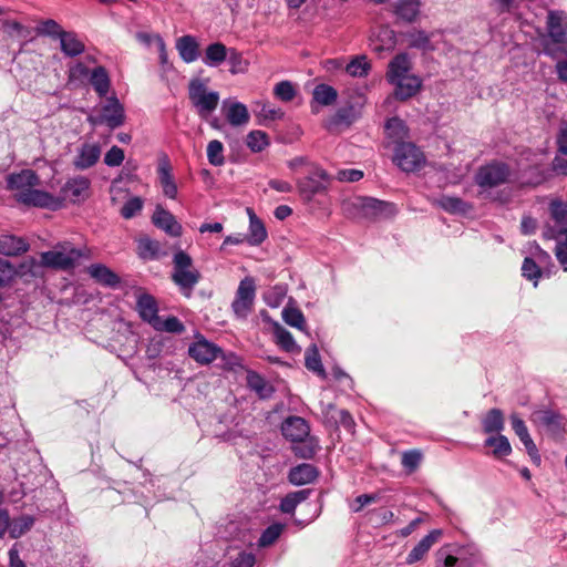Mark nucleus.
<instances>
[{
    "label": "nucleus",
    "instance_id": "6e6d98bb",
    "mask_svg": "<svg viewBox=\"0 0 567 567\" xmlns=\"http://www.w3.org/2000/svg\"><path fill=\"white\" fill-rule=\"evenodd\" d=\"M275 337L277 344L285 351L292 352L297 349L293 337L287 329L277 326L275 329Z\"/></svg>",
    "mask_w": 567,
    "mask_h": 567
},
{
    "label": "nucleus",
    "instance_id": "603ef678",
    "mask_svg": "<svg viewBox=\"0 0 567 567\" xmlns=\"http://www.w3.org/2000/svg\"><path fill=\"white\" fill-rule=\"evenodd\" d=\"M207 159L213 166H221L225 163L224 145L218 140H213L207 145Z\"/></svg>",
    "mask_w": 567,
    "mask_h": 567
},
{
    "label": "nucleus",
    "instance_id": "ea45409f",
    "mask_svg": "<svg viewBox=\"0 0 567 567\" xmlns=\"http://www.w3.org/2000/svg\"><path fill=\"white\" fill-rule=\"evenodd\" d=\"M360 207L365 215L381 216L392 212L393 205L383 200H379L372 197L360 198Z\"/></svg>",
    "mask_w": 567,
    "mask_h": 567
},
{
    "label": "nucleus",
    "instance_id": "3c124183",
    "mask_svg": "<svg viewBox=\"0 0 567 567\" xmlns=\"http://www.w3.org/2000/svg\"><path fill=\"white\" fill-rule=\"evenodd\" d=\"M305 365L308 370L324 375V369L321 363V358L316 346H311L307 349L305 354Z\"/></svg>",
    "mask_w": 567,
    "mask_h": 567
},
{
    "label": "nucleus",
    "instance_id": "8fccbe9b",
    "mask_svg": "<svg viewBox=\"0 0 567 567\" xmlns=\"http://www.w3.org/2000/svg\"><path fill=\"white\" fill-rule=\"evenodd\" d=\"M371 69L370 63L365 55H359L352 59L346 70L351 76L363 78L367 76Z\"/></svg>",
    "mask_w": 567,
    "mask_h": 567
},
{
    "label": "nucleus",
    "instance_id": "1a4fd4ad",
    "mask_svg": "<svg viewBox=\"0 0 567 567\" xmlns=\"http://www.w3.org/2000/svg\"><path fill=\"white\" fill-rule=\"evenodd\" d=\"M393 159L402 171L414 172L424 163V155L414 144L402 142L395 147Z\"/></svg>",
    "mask_w": 567,
    "mask_h": 567
},
{
    "label": "nucleus",
    "instance_id": "ddd939ff",
    "mask_svg": "<svg viewBox=\"0 0 567 567\" xmlns=\"http://www.w3.org/2000/svg\"><path fill=\"white\" fill-rule=\"evenodd\" d=\"M91 181L85 176L69 178L62 187L63 195L72 203H80L89 197Z\"/></svg>",
    "mask_w": 567,
    "mask_h": 567
},
{
    "label": "nucleus",
    "instance_id": "f8f14e48",
    "mask_svg": "<svg viewBox=\"0 0 567 567\" xmlns=\"http://www.w3.org/2000/svg\"><path fill=\"white\" fill-rule=\"evenodd\" d=\"M172 165L168 156L162 154L158 157L157 175L163 194L171 199H175L178 193L177 185L172 174Z\"/></svg>",
    "mask_w": 567,
    "mask_h": 567
},
{
    "label": "nucleus",
    "instance_id": "b1692460",
    "mask_svg": "<svg viewBox=\"0 0 567 567\" xmlns=\"http://www.w3.org/2000/svg\"><path fill=\"white\" fill-rule=\"evenodd\" d=\"M412 63L408 53L396 54L389 63L386 80L390 84L398 82L401 78L409 74Z\"/></svg>",
    "mask_w": 567,
    "mask_h": 567
},
{
    "label": "nucleus",
    "instance_id": "72a5a7b5",
    "mask_svg": "<svg viewBox=\"0 0 567 567\" xmlns=\"http://www.w3.org/2000/svg\"><path fill=\"white\" fill-rule=\"evenodd\" d=\"M249 215V231L245 236L250 246H259L267 238V230L264 223L256 216L251 208L247 209Z\"/></svg>",
    "mask_w": 567,
    "mask_h": 567
},
{
    "label": "nucleus",
    "instance_id": "6e6552de",
    "mask_svg": "<svg viewBox=\"0 0 567 567\" xmlns=\"http://www.w3.org/2000/svg\"><path fill=\"white\" fill-rule=\"evenodd\" d=\"M256 299V281L247 276L240 280L231 302V310L237 319L245 320L251 313Z\"/></svg>",
    "mask_w": 567,
    "mask_h": 567
},
{
    "label": "nucleus",
    "instance_id": "69168bd1",
    "mask_svg": "<svg viewBox=\"0 0 567 567\" xmlns=\"http://www.w3.org/2000/svg\"><path fill=\"white\" fill-rule=\"evenodd\" d=\"M421 460H422V454L420 451L417 450H410V451H405L403 454H402V466L409 472V473H412L414 472L420 463H421Z\"/></svg>",
    "mask_w": 567,
    "mask_h": 567
},
{
    "label": "nucleus",
    "instance_id": "6ab92c4d",
    "mask_svg": "<svg viewBox=\"0 0 567 567\" xmlns=\"http://www.w3.org/2000/svg\"><path fill=\"white\" fill-rule=\"evenodd\" d=\"M40 184V178L31 169H22L19 173L10 174L7 178V187L16 193H27V189Z\"/></svg>",
    "mask_w": 567,
    "mask_h": 567
},
{
    "label": "nucleus",
    "instance_id": "c9c22d12",
    "mask_svg": "<svg viewBox=\"0 0 567 567\" xmlns=\"http://www.w3.org/2000/svg\"><path fill=\"white\" fill-rule=\"evenodd\" d=\"M229 49L221 42H214L207 45L203 62L207 66L216 68L226 61Z\"/></svg>",
    "mask_w": 567,
    "mask_h": 567
},
{
    "label": "nucleus",
    "instance_id": "4d7b16f0",
    "mask_svg": "<svg viewBox=\"0 0 567 567\" xmlns=\"http://www.w3.org/2000/svg\"><path fill=\"white\" fill-rule=\"evenodd\" d=\"M385 131L389 137L402 140L406 136L405 123L399 117L389 118L385 123Z\"/></svg>",
    "mask_w": 567,
    "mask_h": 567
},
{
    "label": "nucleus",
    "instance_id": "9d476101",
    "mask_svg": "<svg viewBox=\"0 0 567 567\" xmlns=\"http://www.w3.org/2000/svg\"><path fill=\"white\" fill-rule=\"evenodd\" d=\"M223 353L220 347L198 334L188 348V354L197 363L209 364Z\"/></svg>",
    "mask_w": 567,
    "mask_h": 567
},
{
    "label": "nucleus",
    "instance_id": "7c9ffc66",
    "mask_svg": "<svg viewBox=\"0 0 567 567\" xmlns=\"http://www.w3.org/2000/svg\"><path fill=\"white\" fill-rule=\"evenodd\" d=\"M420 11L421 0H396L394 3L395 16L408 23L415 22Z\"/></svg>",
    "mask_w": 567,
    "mask_h": 567
},
{
    "label": "nucleus",
    "instance_id": "0eeeda50",
    "mask_svg": "<svg viewBox=\"0 0 567 567\" xmlns=\"http://www.w3.org/2000/svg\"><path fill=\"white\" fill-rule=\"evenodd\" d=\"M330 181L329 174L322 167L310 164L308 175L297 179V188L300 196L310 202L316 195L327 192Z\"/></svg>",
    "mask_w": 567,
    "mask_h": 567
},
{
    "label": "nucleus",
    "instance_id": "bf43d9fd",
    "mask_svg": "<svg viewBox=\"0 0 567 567\" xmlns=\"http://www.w3.org/2000/svg\"><path fill=\"white\" fill-rule=\"evenodd\" d=\"M274 94L282 102H290L295 99L297 91L290 81H281L275 85Z\"/></svg>",
    "mask_w": 567,
    "mask_h": 567
},
{
    "label": "nucleus",
    "instance_id": "f257e3e1",
    "mask_svg": "<svg viewBox=\"0 0 567 567\" xmlns=\"http://www.w3.org/2000/svg\"><path fill=\"white\" fill-rule=\"evenodd\" d=\"M547 34L543 39V52L551 59L567 56V13L550 10L546 19Z\"/></svg>",
    "mask_w": 567,
    "mask_h": 567
},
{
    "label": "nucleus",
    "instance_id": "c03bdc74",
    "mask_svg": "<svg viewBox=\"0 0 567 567\" xmlns=\"http://www.w3.org/2000/svg\"><path fill=\"white\" fill-rule=\"evenodd\" d=\"M437 204L442 209L452 214H466L472 208L470 204L454 196H442Z\"/></svg>",
    "mask_w": 567,
    "mask_h": 567
},
{
    "label": "nucleus",
    "instance_id": "052dcab7",
    "mask_svg": "<svg viewBox=\"0 0 567 567\" xmlns=\"http://www.w3.org/2000/svg\"><path fill=\"white\" fill-rule=\"evenodd\" d=\"M522 275L528 280H534V286L536 287L542 277V270L533 258L526 257L522 265Z\"/></svg>",
    "mask_w": 567,
    "mask_h": 567
},
{
    "label": "nucleus",
    "instance_id": "338daca9",
    "mask_svg": "<svg viewBox=\"0 0 567 567\" xmlns=\"http://www.w3.org/2000/svg\"><path fill=\"white\" fill-rule=\"evenodd\" d=\"M549 212L551 218L557 224H565L567 221V204L559 199H554L549 204Z\"/></svg>",
    "mask_w": 567,
    "mask_h": 567
},
{
    "label": "nucleus",
    "instance_id": "c85d7f7f",
    "mask_svg": "<svg viewBox=\"0 0 567 567\" xmlns=\"http://www.w3.org/2000/svg\"><path fill=\"white\" fill-rule=\"evenodd\" d=\"M247 386L254 391L259 399L267 400L275 393V388L261 374L249 370L246 377Z\"/></svg>",
    "mask_w": 567,
    "mask_h": 567
},
{
    "label": "nucleus",
    "instance_id": "f704fd0d",
    "mask_svg": "<svg viewBox=\"0 0 567 567\" xmlns=\"http://www.w3.org/2000/svg\"><path fill=\"white\" fill-rule=\"evenodd\" d=\"M318 476L317 468L308 463L300 464L290 470L288 478L293 485H305L312 483Z\"/></svg>",
    "mask_w": 567,
    "mask_h": 567
},
{
    "label": "nucleus",
    "instance_id": "a878e982",
    "mask_svg": "<svg viewBox=\"0 0 567 567\" xmlns=\"http://www.w3.org/2000/svg\"><path fill=\"white\" fill-rule=\"evenodd\" d=\"M441 536V530L433 529L425 535L409 553L406 557V564L411 565L420 561L429 553L431 547L437 542Z\"/></svg>",
    "mask_w": 567,
    "mask_h": 567
},
{
    "label": "nucleus",
    "instance_id": "e433bc0d",
    "mask_svg": "<svg viewBox=\"0 0 567 567\" xmlns=\"http://www.w3.org/2000/svg\"><path fill=\"white\" fill-rule=\"evenodd\" d=\"M89 81L100 97L106 96L111 87V80L104 66L94 68L90 73Z\"/></svg>",
    "mask_w": 567,
    "mask_h": 567
},
{
    "label": "nucleus",
    "instance_id": "5fc2aeb1",
    "mask_svg": "<svg viewBox=\"0 0 567 567\" xmlns=\"http://www.w3.org/2000/svg\"><path fill=\"white\" fill-rule=\"evenodd\" d=\"M226 61L230 65L229 72L231 74L245 73L248 69V62L243 58V54L234 48L229 49Z\"/></svg>",
    "mask_w": 567,
    "mask_h": 567
},
{
    "label": "nucleus",
    "instance_id": "79ce46f5",
    "mask_svg": "<svg viewBox=\"0 0 567 567\" xmlns=\"http://www.w3.org/2000/svg\"><path fill=\"white\" fill-rule=\"evenodd\" d=\"M138 256L142 259L155 260L162 256V246L159 241L148 237L141 238L137 241Z\"/></svg>",
    "mask_w": 567,
    "mask_h": 567
},
{
    "label": "nucleus",
    "instance_id": "e2e57ef3",
    "mask_svg": "<svg viewBox=\"0 0 567 567\" xmlns=\"http://www.w3.org/2000/svg\"><path fill=\"white\" fill-rule=\"evenodd\" d=\"M380 499L381 495L379 493L361 494L349 504V507L352 513H359L364 506L377 503Z\"/></svg>",
    "mask_w": 567,
    "mask_h": 567
},
{
    "label": "nucleus",
    "instance_id": "412c9836",
    "mask_svg": "<svg viewBox=\"0 0 567 567\" xmlns=\"http://www.w3.org/2000/svg\"><path fill=\"white\" fill-rule=\"evenodd\" d=\"M396 44V34L389 27H381L370 39L371 49L378 54L390 52Z\"/></svg>",
    "mask_w": 567,
    "mask_h": 567
},
{
    "label": "nucleus",
    "instance_id": "774afa93",
    "mask_svg": "<svg viewBox=\"0 0 567 567\" xmlns=\"http://www.w3.org/2000/svg\"><path fill=\"white\" fill-rule=\"evenodd\" d=\"M38 32L42 35L60 39V34L63 33L64 30H62L61 25L56 21L48 19L41 22Z\"/></svg>",
    "mask_w": 567,
    "mask_h": 567
},
{
    "label": "nucleus",
    "instance_id": "4be33fe9",
    "mask_svg": "<svg viewBox=\"0 0 567 567\" xmlns=\"http://www.w3.org/2000/svg\"><path fill=\"white\" fill-rule=\"evenodd\" d=\"M338 92L331 85L321 83L315 86L312 91L311 111L319 112V106H329L336 103Z\"/></svg>",
    "mask_w": 567,
    "mask_h": 567
},
{
    "label": "nucleus",
    "instance_id": "20e7f679",
    "mask_svg": "<svg viewBox=\"0 0 567 567\" xmlns=\"http://www.w3.org/2000/svg\"><path fill=\"white\" fill-rule=\"evenodd\" d=\"M200 272L194 267L192 257L184 250L177 249L173 256L172 280L182 293L190 297L199 282Z\"/></svg>",
    "mask_w": 567,
    "mask_h": 567
},
{
    "label": "nucleus",
    "instance_id": "a19ab883",
    "mask_svg": "<svg viewBox=\"0 0 567 567\" xmlns=\"http://www.w3.org/2000/svg\"><path fill=\"white\" fill-rule=\"evenodd\" d=\"M361 115L360 107L355 105L349 104L338 109L336 114L332 116L330 124L331 125H351L355 122Z\"/></svg>",
    "mask_w": 567,
    "mask_h": 567
},
{
    "label": "nucleus",
    "instance_id": "473e14b6",
    "mask_svg": "<svg viewBox=\"0 0 567 567\" xmlns=\"http://www.w3.org/2000/svg\"><path fill=\"white\" fill-rule=\"evenodd\" d=\"M60 48L64 55L74 58L82 54L85 50L83 41L75 32L64 31L60 34Z\"/></svg>",
    "mask_w": 567,
    "mask_h": 567
},
{
    "label": "nucleus",
    "instance_id": "49530a36",
    "mask_svg": "<svg viewBox=\"0 0 567 567\" xmlns=\"http://www.w3.org/2000/svg\"><path fill=\"white\" fill-rule=\"evenodd\" d=\"M246 144L251 152L259 153L269 145V137L264 131H251L246 137Z\"/></svg>",
    "mask_w": 567,
    "mask_h": 567
},
{
    "label": "nucleus",
    "instance_id": "dca6fc26",
    "mask_svg": "<svg viewBox=\"0 0 567 567\" xmlns=\"http://www.w3.org/2000/svg\"><path fill=\"white\" fill-rule=\"evenodd\" d=\"M152 221L157 228L172 237H179L183 233L182 225L176 220L175 216L161 205L156 206Z\"/></svg>",
    "mask_w": 567,
    "mask_h": 567
},
{
    "label": "nucleus",
    "instance_id": "393cba45",
    "mask_svg": "<svg viewBox=\"0 0 567 567\" xmlns=\"http://www.w3.org/2000/svg\"><path fill=\"white\" fill-rule=\"evenodd\" d=\"M86 271L91 278L102 286L114 288L120 285V277L103 264H92Z\"/></svg>",
    "mask_w": 567,
    "mask_h": 567
},
{
    "label": "nucleus",
    "instance_id": "f3484780",
    "mask_svg": "<svg viewBox=\"0 0 567 567\" xmlns=\"http://www.w3.org/2000/svg\"><path fill=\"white\" fill-rule=\"evenodd\" d=\"M282 435L291 442H303L310 433L308 422L300 416H289L281 425Z\"/></svg>",
    "mask_w": 567,
    "mask_h": 567
},
{
    "label": "nucleus",
    "instance_id": "f03ea898",
    "mask_svg": "<svg viewBox=\"0 0 567 567\" xmlns=\"http://www.w3.org/2000/svg\"><path fill=\"white\" fill-rule=\"evenodd\" d=\"M509 175V166L504 162L492 161L481 166L474 176V182L480 188L478 196L484 199L498 200V197L492 195L491 189L505 184Z\"/></svg>",
    "mask_w": 567,
    "mask_h": 567
},
{
    "label": "nucleus",
    "instance_id": "de8ad7c7",
    "mask_svg": "<svg viewBox=\"0 0 567 567\" xmlns=\"http://www.w3.org/2000/svg\"><path fill=\"white\" fill-rule=\"evenodd\" d=\"M34 524V518L29 515L21 516L12 522H10V528L9 534L11 538H19L23 534H25L28 530L31 529V527Z\"/></svg>",
    "mask_w": 567,
    "mask_h": 567
},
{
    "label": "nucleus",
    "instance_id": "7ed1b4c3",
    "mask_svg": "<svg viewBox=\"0 0 567 567\" xmlns=\"http://www.w3.org/2000/svg\"><path fill=\"white\" fill-rule=\"evenodd\" d=\"M90 249L86 247L74 248L71 243L63 241L54 246L52 250L41 254V264L45 267L69 270L72 269L81 258L89 259Z\"/></svg>",
    "mask_w": 567,
    "mask_h": 567
},
{
    "label": "nucleus",
    "instance_id": "0e129e2a",
    "mask_svg": "<svg viewBox=\"0 0 567 567\" xmlns=\"http://www.w3.org/2000/svg\"><path fill=\"white\" fill-rule=\"evenodd\" d=\"M284 321L295 328L303 329L305 317L302 312L297 308H285L282 311Z\"/></svg>",
    "mask_w": 567,
    "mask_h": 567
},
{
    "label": "nucleus",
    "instance_id": "09e8293b",
    "mask_svg": "<svg viewBox=\"0 0 567 567\" xmlns=\"http://www.w3.org/2000/svg\"><path fill=\"white\" fill-rule=\"evenodd\" d=\"M285 529V524L274 523L269 525L260 535L258 545L260 547H267L272 545L281 535Z\"/></svg>",
    "mask_w": 567,
    "mask_h": 567
},
{
    "label": "nucleus",
    "instance_id": "423d86ee",
    "mask_svg": "<svg viewBox=\"0 0 567 567\" xmlns=\"http://www.w3.org/2000/svg\"><path fill=\"white\" fill-rule=\"evenodd\" d=\"M125 109L120 100L115 96L106 97L102 104L97 115H91L87 121L93 126L105 125L111 131L122 126L125 123Z\"/></svg>",
    "mask_w": 567,
    "mask_h": 567
},
{
    "label": "nucleus",
    "instance_id": "2eb2a0df",
    "mask_svg": "<svg viewBox=\"0 0 567 567\" xmlns=\"http://www.w3.org/2000/svg\"><path fill=\"white\" fill-rule=\"evenodd\" d=\"M511 423L513 431L519 437L520 442L525 446L528 455L530 456L534 464L539 465L542 462L540 455L538 453L537 446L534 443L533 439L529 435L528 429L525 422L518 417L516 414L511 416Z\"/></svg>",
    "mask_w": 567,
    "mask_h": 567
},
{
    "label": "nucleus",
    "instance_id": "9b49d317",
    "mask_svg": "<svg viewBox=\"0 0 567 567\" xmlns=\"http://www.w3.org/2000/svg\"><path fill=\"white\" fill-rule=\"evenodd\" d=\"M14 197L17 202L27 206L53 209L59 207V200L53 195L34 187L27 189V193H16Z\"/></svg>",
    "mask_w": 567,
    "mask_h": 567
},
{
    "label": "nucleus",
    "instance_id": "aec40b11",
    "mask_svg": "<svg viewBox=\"0 0 567 567\" xmlns=\"http://www.w3.org/2000/svg\"><path fill=\"white\" fill-rule=\"evenodd\" d=\"M101 156V147L96 143H83L73 161L76 169H86L95 165Z\"/></svg>",
    "mask_w": 567,
    "mask_h": 567
},
{
    "label": "nucleus",
    "instance_id": "5701e85b",
    "mask_svg": "<svg viewBox=\"0 0 567 567\" xmlns=\"http://www.w3.org/2000/svg\"><path fill=\"white\" fill-rule=\"evenodd\" d=\"M175 47L185 63H193L200 56L199 43L194 35L179 37Z\"/></svg>",
    "mask_w": 567,
    "mask_h": 567
},
{
    "label": "nucleus",
    "instance_id": "37998d69",
    "mask_svg": "<svg viewBox=\"0 0 567 567\" xmlns=\"http://www.w3.org/2000/svg\"><path fill=\"white\" fill-rule=\"evenodd\" d=\"M310 493V489H301L287 494L280 502V511L285 514H292L296 507L308 498Z\"/></svg>",
    "mask_w": 567,
    "mask_h": 567
},
{
    "label": "nucleus",
    "instance_id": "2f4dec72",
    "mask_svg": "<svg viewBox=\"0 0 567 567\" xmlns=\"http://www.w3.org/2000/svg\"><path fill=\"white\" fill-rule=\"evenodd\" d=\"M458 567H474L481 560L480 551L473 546L447 547Z\"/></svg>",
    "mask_w": 567,
    "mask_h": 567
},
{
    "label": "nucleus",
    "instance_id": "bb28decb",
    "mask_svg": "<svg viewBox=\"0 0 567 567\" xmlns=\"http://www.w3.org/2000/svg\"><path fill=\"white\" fill-rule=\"evenodd\" d=\"M392 85L395 86V97L404 101L414 96L420 91L422 81L417 75L408 74Z\"/></svg>",
    "mask_w": 567,
    "mask_h": 567
},
{
    "label": "nucleus",
    "instance_id": "13d9d810",
    "mask_svg": "<svg viewBox=\"0 0 567 567\" xmlns=\"http://www.w3.org/2000/svg\"><path fill=\"white\" fill-rule=\"evenodd\" d=\"M539 420L543 425L551 431H559L565 425L563 415L551 410L542 412Z\"/></svg>",
    "mask_w": 567,
    "mask_h": 567
},
{
    "label": "nucleus",
    "instance_id": "a211bd4d",
    "mask_svg": "<svg viewBox=\"0 0 567 567\" xmlns=\"http://www.w3.org/2000/svg\"><path fill=\"white\" fill-rule=\"evenodd\" d=\"M321 412L324 417V422L330 426H343L346 430L352 432L354 429V420L347 410H337V408L329 403L321 406Z\"/></svg>",
    "mask_w": 567,
    "mask_h": 567
},
{
    "label": "nucleus",
    "instance_id": "39448f33",
    "mask_svg": "<svg viewBox=\"0 0 567 567\" xmlns=\"http://www.w3.org/2000/svg\"><path fill=\"white\" fill-rule=\"evenodd\" d=\"M207 81L194 78L188 84L189 101L203 120H207L216 111L220 99L217 91L208 90Z\"/></svg>",
    "mask_w": 567,
    "mask_h": 567
},
{
    "label": "nucleus",
    "instance_id": "4c0bfd02",
    "mask_svg": "<svg viewBox=\"0 0 567 567\" xmlns=\"http://www.w3.org/2000/svg\"><path fill=\"white\" fill-rule=\"evenodd\" d=\"M483 431L486 434H499L505 426L504 414L499 409H491L482 419Z\"/></svg>",
    "mask_w": 567,
    "mask_h": 567
},
{
    "label": "nucleus",
    "instance_id": "cd10ccee",
    "mask_svg": "<svg viewBox=\"0 0 567 567\" xmlns=\"http://www.w3.org/2000/svg\"><path fill=\"white\" fill-rule=\"evenodd\" d=\"M29 250L28 241L11 234L0 235V254L4 256H19Z\"/></svg>",
    "mask_w": 567,
    "mask_h": 567
},
{
    "label": "nucleus",
    "instance_id": "58836bf2",
    "mask_svg": "<svg viewBox=\"0 0 567 567\" xmlns=\"http://www.w3.org/2000/svg\"><path fill=\"white\" fill-rule=\"evenodd\" d=\"M433 34V32L427 33L424 30L413 29L405 34V38L410 48L429 52L435 50V47L431 42Z\"/></svg>",
    "mask_w": 567,
    "mask_h": 567
},
{
    "label": "nucleus",
    "instance_id": "4468645a",
    "mask_svg": "<svg viewBox=\"0 0 567 567\" xmlns=\"http://www.w3.org/2000/svg\"><path fill=\"white\" fill-rule=\"evenodd\" d=\"M223 112L229 125L233 127L246 126L249 123L250 114L247 106L238 101L225 100Z\"/></svg>",
    "mask_w": 567,
    "mask_h": 567
},
{
    "label": "nucleus",
    "instance_id": "864d4df0",
    "mask_svg": "<svg viewBox=\"0 0 567 567\" xmlns=\"http://www.w3.org/2000/svg\"><path fill=\"white\" fill-rule=\"evenodd\" d=\"M153 328L157 331H165L171 333H182L185 331V326L183 322L174 316L167 317L165 320L159 318Z\"/></svg>",
    "mask_w": 567,
    "mask_h": 567
},
{
    "label": "nucleus",
    "instance_id": "a18cd8bd",
    "mask_svg": "<svg viewBox=\"0 0 567 567\" xmlns=\"http://www.w3.org/2000/svg\"><path fill=\"white\" fill-rule=\"evenodd\" d=\"M485 446L494 447L493 455L496 457L507 456L512 453V446L508 439L501 433L488 436L485 442Z\"/></svg>",
    "mask_w": 567,
    "mask_h": 567
},
{
    "label": "nucleus",
    "instance_id": "c756f323",
    "mask_svg": "<svg viewBox=\"0 0 567 567\" xmlns=\"http://www.w3.org/2000/svg\"><path fill=\"white\" fill-rule=\"evenodd\" d=\"M137 310L140 317L148 322L152 327L156 324L158 317V306L155 298L151 295H141L137 299Z\"/></svg>",
    "mask_w": 567,
    "mask_h": 567
},
{
    "label": "nucleus",
    "instance_id": "680f3d73",
    "mask_svg": "<svg viewBox=\"0 0 567 567\" xmlns=\"http://www.w3.org/2000/svg\"><path fill=\"white\" fill-rule=\"evenodd\" d=\"M143 205V199L138 196H134L124 203L121 208V216L125 219H131L141 213Z\"/></svg>",
    "mask_w": 567,
    "mask_h": 567
}]
</instances>
